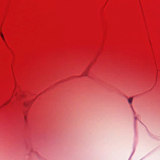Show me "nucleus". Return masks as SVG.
Returning a JSON list of instances; mask_svg holds the SVG:
<instances>
[{
    "label": "nucleus",
    "instance_id": "1",
    "mask_svg": "<svg viewBox=\"0 0 160 160\" xmlns=\"http://www.w3.org/2000/svg\"><path fill=\"white\" fill-rule=\"evenodd\" d=\"M132 98H129L128 99V102L129 104H131L132 103Z\"/></svg>",
    "mask_w": 160,
    "mask_h": 160
},
{
    "label": "nucleus",
    "instance_id": "2",
    "mask_svg": "<svg viewBox=\"0 0 160 160\" xmlns=\"http://www.w3.org/2000/svg\"><path fill=\"white\" fill-rule=\"evenodd\" d=\"M1 35L2 38V39L4 40V37H3V36L1 32Z\"/></svg>",
    "mask_w": 160,
    "mask_h": 160
},
{
    "label": "nucleus",
    "instance_id": "3",
    "mask_svg": "<svg viewBox=\"0 0 160 160\" xmlns=\"http://www.w3.org/2000/svg\"><path fill=\"white\" fill-rule=\"evenodd\" d=\"M23 104H24V105L25 106H27L26 104L25 103H24Z\"/></svg>",
    "mask_w": 160,
    "mask_h": 160
},
{
    "label": "nucleus",
    "instance_id": "4",
    "mask_svg": "<svg viewBox=\"0 0 160 160\" xmlns=\"http://www.w3.org/2000/svg\"><path fill=\"white\" fill-rule=\"evenodd\" d=\"M84 75H87L86 74H85Z\"/></svg>",
    "mask_w": 160,
    "mask_h": 160
}]
</instances>
